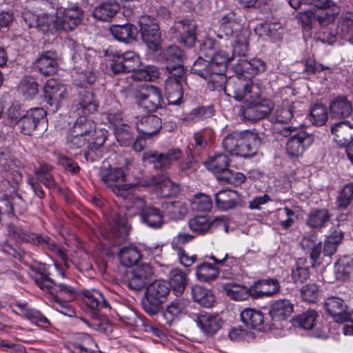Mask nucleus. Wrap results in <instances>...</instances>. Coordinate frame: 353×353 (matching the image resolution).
Listing matches in <instances>:
<instances>
[{
	"mask_svg": "<svg viewBox=\"0 0 353 353\" xmlns=\"http://www.w3.org/2000/svg\"><path fill=\"white\" fill-rule=\"evenodd\" d=\"M108 119L114 126V135L119 144L122 146L131 145L134 138L133 132L128 125L121 123L120 115L110 113Z\"/></svg>",
	"mask_w": 353,
	"mask_h": 353,
	"instance_id": "4be33fe9",
	"label": "nucleus"
},
{
	"mask_svg": "<svg viewBox=\"0 0 353 353\" xmlns=\"http://www.w3.org/2000/svg\"><path fill=\"white\" fill-rule=\"evenodd\" d=\"M212 206V200L205 194H197L191 200V208L195 211H209Z\"/></svg>",
	"mask_w": 353,
	"mask_h": 353,
	"instance_id": "e2e57ef3",
	"label": "nucleus"
},
{
	"mask_svg": "<svg viewBox=\"0 0 353 353\" xmlns=\"http://www.w3.org/2000/svg\"><path fill=\"white\" fill-rule=\"evenodd\" d=\"M328 118L326 107L322 103H316L310 109V122L316 126L323 125Z\"/></svg>",
	"mask_w": 353,
	"mask_h": 353,
	"instance_id": "5fc2aeb1",
	"label": "nucleus"
},
{
	"mask_svg": "<svg viewBox=\"0 0 353 353\" xmlns=\"http://www.w3.org/2000/svg\"><path fill=\"white\" fill-rule=\"evenodd\" d=\"M194 321L206 336L214 335L221 328L223 325V321L218 314L206 312L196 315Z\"/></svg>",
	"mask_w": 353,
	"mask_h": 353,
	"instance_id": "5701e85b",
	"label": "nucleus"
},
{
	"mask_svg": "<svg viewBox=\"0 0 353 353\" xmlns=\"http://www.w3.org/2000/svg\"><path fill=\"white\" fill-rule=\"evenodd\" d=\"M330 111L334 118H346L352 113V103L346 97H339L330 103Z\"/></svg>",
	"mask_w": 353,
	"mask_h": 353,
	"instance_id": "72a5a7b5",
	"label": "nucleus"
},
{
	"mask_svg": "<svg viewBox=\"0 0 353 353\" xmlns=\"http://www.w3.org/2000/svg\"><path fill=\"white\" fill-rule=\"evenodd\" d=\"M274 108L270 99H250L241 108V115L245 120L254 121L267 117Z\"/></svg>",
	"mask_w": 353,
	"mask_h": 353,
	"instance_id": "1a4fd4ad",
	"label": "nucleus"
},
{
	"mask_svg": "<svg viewBox=\"0 0 353 353\" xmlns=\"http://www.w3.org/2000/svg\"><path fill=\"white\" fill-rule=\"evenodd\" d=\"M190 230L197 234H206L212 227L225 226V218L215 217L211 220L207 215H198L190 219L188 221Z\"/></svg>",
	"mask_w": 353,
	"mask_h": 353,
	"instance_id": "aec40b11",
	"label": "nucleus"
},
{
	"mask_svg": "<svg viewBox=\"0 0 353 353\" xmlns=\"http://www.w3.org/2000/svg\"><path fill=\"white\" fill-rule=\"evenodd\" d=\"M353 199V183L345 185L337 199V206L346 208Z\"/></svg>",
	"mask_w": 353,
	"mask_h": 353,
	"instance_id": "774afa93",
	"label": "nucleus"
},
{
	"mask_svg": "<svg viewBox=\"0 0 353 353\" xmlns=\"http://www.w3.org/2000/svg\"><path fill=\"white\" fill-rule=\"evenodd\" d=\"M196 274L200 281L208 282L214 280L219 272L214 265L205 262L196 266Z\"/></svg>",
	"mask_w": 353,
	"mask_h": 353,
	"instance_id": "864d4df0",
	"label": "nucleus"
},
{
	"mask_svg": "<svg viewBox=\"0 0 353 353\" xmlns=\"http://www.w3.org/2000/svg\"><path fill=\"white\" fill-rule=\"evenodd\" d=\"M170 291V285L165 280H155L145 289L141 301L143 310L150 316H154L163 310Z\"/></svg>",
	"mask_w": 353,
	"mask_h": 353,
	"instance_id": "f257e3e1",
	"label": "nucleus"
},
{
	"mask_svg": "<svg viewBox=\"0 0 353 353\" xmlns=\"http://www.w3.org/2000/svg\"><path fill=\"white\" fill-rule=\"evenodd\" d=\"M213 70H214V69L212 66L210 59H204L200 55L194 62L191 68L192 73L196 74L205 79H208V77H209Z\"/></svg>",
	"mask_w": 353,
	"mask_h": 353,
	"instance_id": "3c124183",
	"label": "nucleus"
},
{
	"mask_svg": "<svg viewBox=\"0 0 353 353\" xmlns=\"http://www.w3.org/2000/svg\"><path fill=\"white\" fill-rule=\"evenodd\" d=\"M43 92L44 101L53 112L59 109L68 97L67 87L54 79L47 81L43 86Z\"/></svg>",
	"mask_w": 353,
	"mask_h": 353,
	"instance_id": "9b49d317",
	"label": "nucleus"
},
{
	"mask_svg": "<svg viewBox=\"0 0 353 353\" xmlns=\"http://www.w3.org/2000/svg\"><path fill=\"white\" fill-rule=\"evenodd\" d=\"M119 258L123 265L131 267L137 263L141 258V254L134 245L124 246L119 252Z\"/></svg>",
	"mask_w": 353,
	"mask_h": 353,
	"instance_id": "a19ab883",
	"label": "nucleus"
},
{
	"mask_svg": "<svg viewBox=\"0 0 353 353\" xmlns=\"http://www.w3.org/2000/svg\"><path fill=\"white\" fill-rule=\"evenodd\" d=\"M83 295L85 303L92 310L100 312L110 309L109 303L101 292L97 290H87Z\"/></svg>",
	"mask_w": 353,
	"mask_h": 353,
	"instance_id": "2f4dec72",
	"label": "nucleus"
},
{
	"mask_svg": "<svg viewBox=\"0 0 353 353\" xmlns=\"http://www.w3.org/2000/svg\"><path fill=\"white\" fill-rule=\"evenodd\" d=\"M139 24L143 41L152 50H158L161 39L157 19L150 15L144 14L139 18Z\"/></svg>",
	"mask_w": 353,
	"mask_h": 353,
	"instance_id": "6e6552de",
	"label": "nucleus"
},
{
	"mask_svg": "<svg viewBox=\"0 0 353 353\" xmlns=\"http://www.w3.org/2000/svg\"><path fill=\"white\" fill-rule=\"evenodd\" d=\"M241 318L243 323L252 329L261 325L264 322L263 313L252 308H247L242 311Z\"/></svg>",
	"mask_w": 353,
	"mask_h": 353,
	"instance_id": "49530a36",
	"label": "nucleus"
},
{
	"mask_svg": "<svg viewBox=\"0 0 353 353\" xmlns=\"http://www.w3.org/2000/svg\"><path fill=\"white\" fill-rule=\"evenodd\" d=\"M162 208L163 212L172 219H183L188 212L185 205L181 201L163 202Z\"/></svg>",
	"mask_w": 353,
	"mask_h": 353,
	"instance_id": "a18cd8bd",
	"label": "nucleus"
},
{
	"mask_svg": "<svg viewBox=\"0 0 353 353\" xmlns=\"http://www.w3.org/2000/svg\"><path fill=\"white\" fill-rule=\"evenodd\" d=\"M310 320H312V323H310V336H313L316 338H325L326 334L322 330V326L321 324V319L322 317L321 315L316 312L315 310H310Z\"/></svg>",
	"mask_w": 353,
	"mask_h": 353,
	"instance_id": "69168bd1",
	"label": "nucleus"
},
{
	"mask_svg": "<svg viewBox=\"0 0 353 353\" xmlns=\"http://www.w3.org/2000/svg\"><path fill=\"white\" fill-rule=\"evenodd\" d=\"M232 59H243L248 50V41L247 36L244 33H237L232 38Z\"/></svg>",
	"mask_w": 353,
	"mask_h": 353,
	"instance_id": "37998d69",
	"label": "nucleus"
},
{
	"mask_svg": "<svg viewBox=\"0 0 353 353\" xmlns=\"http://www.w3.org/2000/svg\"><path fill=\"white\" fill-rule=\"evenodd\" d=\"M292 278L296 283H303L307 280L309 278V270L306 259L300 258L296 261V268L292 272Z\"/></svg>",
	"mask_w": 353,
	"mask_h": 353,
	"instance_id": "680f3d73",
	"label": "nucleus"
},
{
	"mask_svg": "<svg viewBox=\"0 0 353 353\" xmlns=\"http://www.w3.org/2000/svg\"><path fill=\"white\" fill-rule=\"evenodd\" d=\"M34 281L41 289L50 290L52 294L54 292L59 293L69 301L73 299L75 296L76 290L74 288L64 283H56L43 272H36Z\"/></svg>",
	"mask_w": 353,
	"mask_h": 353,
	"instance_id": "dca6fc26",
	"label": "nucleus"
},
{
	"mask_svg": "<svg viewBox=\"0 0 353 353\" xmlns=\"http://www.w3.org/2000/svg\"><path fill=\"white\" fill-rule=\"evenodd\" d=\"M205 80L207 81L208 89L210 91H223L225 94H227L225 88L228 80L225 76V72H219L213 70Z\"/></svg>",
	"mask_w": 353,
	"mask_h": 353,
	"instance_id": "de8ad7c7",
	"label": "nucleus"
},
{
	"mask_svg": "<svg viewBox=\"0 0 353 353\" xmlns=\"http://www.w3.org/2000/svg\"><path fill=\"white\" fill-rule=\"evenodd\" d=\"M339 12L340 8L336 3L331 4V6L321 9L315 13L310 10V21L312 18L319 23V26L326 27L335 21Z\"/></svg>",
	"mask_w": 353,
	"mask_h": 353,
	"instance_id": "7c9ffc66",
	"label": "nucleus"
},
{
	"mask_svg": "<svg viewBox=\"0 0 353 353\" xmlns=\"http://www.w3.org/2000/svg\"><path fill=\"white\" fill-rule=\"evenodd\" d=\"M226 90L228 97L234 98L236 101L248 102L254 97V86L250 77L243 74H237L228 79Z\"/></svg>",
	"mask_w": 353,
	"mask_h": 353,
	"instance_id": "39448f33",
	"label": "nucleus"
},
{
	"mask_svg": "<svg viewBox=\"0 0 353 353\" xmlns=\"http://www.w3.org/2000/svg\"><path fill=\"white\" fill-rule=\"evenodd\" d=\"M110 30L116 39L126 43L134 41L138 33L136 26L128 23L123 25H112Z\"/></svg>",
	"mask_w": 353,
	"mask_h": 353,
	"instance_id": "f704fd0d",
	"label": "nucleus"
},
{
	"mask_svg": "<svg viewBox=\"0 0 353 353\" xmlns=\"http://www.w3.org/2000/svg\"><path fill=\"white\" fill-rule=\"evenodd\" d=\"M134 124L138 132L145 137L156 135L162 127L160 117L154 114H148L141 117H136Z\"/></svg>",
	"mask_w": 353,
	"mask_h": 353,
	"instance_id": "412c9836",
	"label": "nucleus"
},
{
	"mask_svg": "<svg viewBox=\"0 0 353 353\" xmlns=\"http://www.w3.org/2000/svg\"><path fill=\"white\" fill-rule=\"evenodd\" d=\"M216 207L221 210L234 208L239 202V194L236 191L229 189L220 190L214 194Z\"/></svg>",
	"mask_w": 353,
	"mask_h": 353,
	"instance_id": "c85d7f7f",
	"label": "nucleus"
},
{
	"mask_svg": "<svg viewBox=\"0 0 353 353\" xmlns=\"http://www.w3.org/2000/svg\"><path fill=\"white\" fill-rule=\"evenodd\" d=\"M196 25L192 19H183L177 22L175 29L179 34V40L187 47H192L196 41Z\"/></svg>",
	"mask_w": 353,
	"mask_h": 353,
	"instance_id": "b1692460",
	"label": "nucleus"
},
{
	"mask_svg": "<svg viewBox=\"0 0 353 353\" xmlns=\"http://www.w3.org/2000/svg\"><path fill=\"white\" fill-rule=\"evenodd\" d=\"M308 139L306 132H299L292 136L286 143V152L291 157H299L302 155L305 150L304 141Z\"/></svg>",
	"mask_w": 353,
	"mask_h": 353,
	"instance_id": "4c0bfd02",
	"label": "nucleus"
},
{
	"mask_svg": "<svg viewBox=\"0 0 353 353\" xmlns=\"http://www.w3.org/2000/svg\"><path fill=\"white\" fill-rule=\"evenodd\" d=\"M78 115L86 116L94 112L99 106L98 100L92 90L80 88L74 101Z\"/></svg>",
	"mask_w": 353,
	"mask_h": 353,
	"instance_id": "f3484780",
	"label": "nucleus"
},
{
	"mask_svg": "<svg viewBox=\"0 0 353 353\" xmlns=\"http://www.w3.org/2000/svg\"><path fill=\"white\" fill-rule=\"evenodd\" d=\"M182 155L179 148H172L166 152L148 151L143 153V159L148 161L156 170H166L170 168L172 163Z\"/></svg>",
	"mask_w": 353,
	"mask_h": 353,
	"instance_id": "f8f14e48",
	"label": "nucleus"
},
{
	"mask_svg": "<svg viewBox=\"0 0 353 353\" xmlns=\"http://www.w3.org/2000/svg\"><path fill=\"white\" fill-rule=\"evenodd\" d=\"M141 65L139 56L134 51L117 52L111 55L109 63L112 74H121L136 71Z\"/></svg>",
	"mask_w": 353,
	"mask_h": 353,
	"instance_id": "423d86ee",
	"label": "nucleus"
},
{
	"mask_svg": "<svg viewBox=\"0 0 353 353\" xmlns=\"http://www.w3.org/2000/svg\"><path fill=\"white\" fill-rule=\"evenodd\" d=\"M170 281L168 283L170 287H172L176 294H181L186 285V277L185 274L178 270H172L170 273Z\"/></svg>",
	"mask_w": 353,
	"mask_h": 353,
	"instance_id": "052dcab7",
	"label": "nucleus"
},
{
	"mask_svg": "<svg viewBox=\"0 0 353 353\" xmlns=\"http://www.w3.org/2000/svg\"><path fill=\"white\" fill-rule=\"evenodd\" d=\"M99 130L95 128L94 123L91 120L87 119L85 116H82L74 124L71 132L79 135L92 138L95 132Z\"/></svg>",
	"mask_w": 353,
	"mask_h": 353,
	"instance_id": "c03bdc74",
	"label": "nucleus"
},
{
	"mask_svg": "<svg viewBox=\"0 0 353 353\" xmlns=\"http://www.w3.org/2000/svg\"><path fill=\"white\" fill-rule=\"evenodd\" d=\"M353 124L349 121H340L332 127V133L334 136L335 141L341 146L345 145L353 141L352 138Z\"/></svg>",
	"mask_w": 353,
	"mask_h": 353,
	"instance_id": "c756f323",
	"label": "nucleus"
},
{
	"mask_svg": "<svg viewBox=\"0 0 353 353\" xmlns=\"http://www.w3.org/2000/svg\"><path fill=\"white\" fill-rule=\"evenodd\" d=\"M138 106L147 112H155L163 106V99L161 90L152 85H147L145 92L135 95Z\"/></svg>",
	"mask_w": 353,
	"mask_h": 353,
	"instance_id": "9d476101",
	"label": "nucleus"
},
{
	"mask_svg": "<svg viewBox=\"0 0 353 353\" xmlns=\"http://www.w3.org/2000/svg\"><path fill=\"white\" fill-rule=\"evenodd\" d=\"M192 294L194 301L204 307H212L215 302V297L212 292L201 285L193 286Z\"/></svg>",
	"mask_w": 353,
	"mask_h": 353,
	"instance_id": "58836bf2",
	"label": "nucleus"
},
{
	"mask_svg": "<svg viewBox=\"0 0 353 353\" xmlns=\"http://www.w3.org/2000/svg\"><path fill=\"white\" fill-rule=\"evenodd\" d=\"M166 99L170 105H179L182 102L183 88L177 80L167 78L164 83Z\"/></svg>",
	"mask_w": 353,
	"mask_h": 353,
	"instance_id": "473e14b6",
	"label": "nucleus"
},
{
	"mask_svg": "<svg viewBox=\"0 0 353 353\" xmlns=\"http://www.w3.org/2000/svg\"><path fill=\"white\" fill-rule=\"evenodd\" d=\"M108 230L109 233L107 238L114 240L115 243L125 239L128 233L126 218L120 214H113L112 223Z\"/></svg>",
	"mask_w": 353,
	"mask_h": 353,
	"instance_id": "a878e982",
	"label": "nucleus"
},
{
	"mask_svg": "<svg viewBox=\"0 0 353 353\" xmlns=\"http://www.w3.org/2000/svg\"><path fill=\"white\" fill-rule=\"evenodd\" d=\"M32 17L35 19V24H32V23H28L26 18H25L30 28L35 26L39 31L45 34L60 32L56 13L54 14H43L36 17L32 16Z\"/></svg>",
	"mask_w": 353,
	"mask_h": 353,
	"instance_id": "393cba45",
	"label": "nucleus"
},
{
	"mask_svg": "<svg viewBox=\"0 0 353 353\" xmlns=\"http://www.w3.org/2000/svg\"><path fill=\"white\" fill-rule=\"evenodd\" d=\"M108 132L99 130L95 132L92 141L83 149V155L86 162L93 163L101 159L103 157L101 147L107 139Z\"/></svg>",
	"mask_w": 353,
	"mask_h": 353,
	"instance_id": "a211bd4d",
	"label": "nucleus"
},
{
	"mask_svg": "<svg viewBox=\"0 0 353 353\" xmlns=\"http://www.w3.org/2000/svg\"><path fill=\"white\" fill-rule=\"evenodd\" d=\"M138 81H153L159 78V68L155 65H147L144 68L138 70L134 74Z\"/></svg>",
	"mask_w": 353,
	"mask_h": 353,
	"instance_id": "0e129e2a",
	"label": "nucleus"
},
{
	"mask_svg": "<svg viewBox=\"0 0 353 353\" xmlns=\"http://www.w3.org/2000/svg\"><path fill=\"white\" fill-rule=\"evenodd\" d=\"M210 60L212 66L214 69V71L219 72H225L229 62L234 61L232 57H230L225 51L222 50L216 52L212 57L210 58Z\"/></svg>",
	"mask_w": 353,
	"mask_h": 353,
	"instance_id": "603ef678",
	"label": "nucleus"
},
{
	"mask_svg": "<svg viewBox=\"0 0 353 353\" xmlns=\"http://www.w3.org/2000/svg\"><path fill=\"white\" fill-rule=\"evenodd\" d=\"M228 165L229 159L227 155L222 153L211 157L206 163L208 169L215 173L225 170Z\"/></svg>",
	"mask_w": 353,
	"mask_h": 353,
	"instance_id": "bf43d9fd",
	"label": "nucleus"
},
{
	"mask_svg": "<svg viewBox=\"0 0 353 353\" xmlns=\"http://www.w3.org/2000/svg\"><path fill=\"white\" fill-rule=\"evenodd\" d=\"M120 10V5L114 0L107 1L97 6L93 11L92 16L97 20L108 22L116 15Z\"/></svg>",
	"mask_w": 353,
	"mask_h": 353,
	"instance_id": "cd10ccee",
	"label": "nucleus"
},
{
	"mask_svg": "<svg viewBox=\"0 0 353 353\" xmlns=\"http://www.w3.org/2000/svg\"><path fill=\"white\" fill-rule=\"evenodd\" d=\"M241 132L230 133L223 139L222 145L225 151L232 155L236 156L239 144L241 143Z\"/></svg>",
	"mask_w": 353,
	"mask_h": 353,
	"instance_id": "13d9d810",
	"label": "nucleus"
},
{
	"mask_svg": "<svg viewBox=\"0 0 353 353\" xmlns=\"http://www.w3.org/2000/svg\"><path fill=\"white\" fill-rule=\"evenodd\" d=\"M82 341H76L71 344L72 353H92L91 345L93 341L88 334H83L81 336Z\"/></svg>",
	"mask_w": 353,
	"mask_h": 353,
	"instance_id": "338daca9",
	"label": "nucleus"
},
{
	"mask_svg": "<svg viewBox=\"0 0 353 353\" xmlns=\"http://www.w3.org/2000/svg\"><path fill=\"white\" fill-rule=\"evenodd\" d=\"M100 177L116 195L125 199V203L130 200V196H134L130 194L131 185L120 183L125 177L121 168H103L100 172Z\"/></svg>",
	"mask_w": 353,
	"mask_h": 353,
	"instance_id": "20e7f679",
	"label": "nucleus"
},
{
	"mask_svg": "<svg viewBox=\"0 0 353 353\" xmlns=\"http://www.w3.org/2000/svg\"><path fill=\"white\" fill-rule=\"evenodd\" d=\"M293 103L288 100L283 101L281 104L278 105L273 116L275 122L283 123L290 121L293 117Z\"/></svg>",
	"mask_w": 353,
	"mask_h": 353,
	"instance_id": "8fccbe9b",
	"label": "nucleus"
},
{
	"mask_svg": "<svg viewBox=\"0 0 353 353\" xmlns=\"http://www.w3.org/2000/svg\"><path fill=\"white\" fill-rule=\"evenodd\" d=\"M293 309V305L288 299H282L272 304L270 314L274 320H284L292 314Z\"/></svg>",
	"mask_w": 353,
	"mask_h": 353,
	"instance_id": "e433bc0d",
	"label": "nucleus"
},
{
	"mask_svg": "<svg viewBox=\"0 0 353 353\" xmlns=\"http://www.w3.org/2000/svg\"><path fill=\"white\" fill-rule=\"evenodd\" d=\"M46 111L43 108H35L27 111L18 121L21 132L27 135H31L39 128L41 130L45 128Z\"/></svg>",
	"mask_w": 353,
	"mask_h": 353,
	"instance_id": "ddd939ff",
	"label": "nucleus"
},
{
	"mask_svg": "<svg viewBox=\"0 0 353 353\" xmlns=\"http://www.w3.org/2000/svg\"><path fill=\"white\" fill-rule=\"evenodd\" d=\"M234 65L236 72L241 73V74H247L250 78L265 71L266 68L265 62L259 59H238Z\"/></svg>",
	"mask_w": 353,
	"mask_h": 353,
	"instance_id": "bb28decb",
	"label": "nucleus"
},
{
	"mask_svg": "<svg viewBox=\"0 0 353 353\" xmlns=\"http://www.w3.org/2000/svg\"><path fill=\"white\" fill-rule=\"evenodd\" d=\"M8 232L14 238L24 242L30 243L43 248H48L56 253L61 260L65 261L68 259L65 252L61 250L57 244L48 236L32 233L17 228L12 224L8 225Z\"/></svg>",
	"mask_w": 353,
	"mask_h": 353,
	"instance_id": "f03ea898",
	"label": "nucleus"
},
{
	"mask_svg": "<svg viewBox=\"0 0 353 353\" xmlns=\"http://www.w3.org/2000/svg\"><path fill=\"white\" fill-rule=\"evenodd\" d=\"M227 295L235 301H243L249 296L248 289L233 283H225L223 287Z\"/></svg>",
	"mask_w": 353,
	"mask_h": 353,
	"instance_id": "6e6d98bb",
	"label": "nucleus"
},
{
	"mask_svg": "<svg viewBox=\"0 0 353 353\" xmlns=\"http://www.w3.org/2000/svg\"><path fill=\"white\" fill-rule=\"evenodd\" d=\"M17 167V163L15 165H12L10 167H7L5 174V180L2 181L0 186H10L14 188V185L19 184L22 181V174L19 169H15Z\"/></svg>",
	"mask_w": 353,
	"mask_h": 353,
	"instance_id": "4d7b16f0",
	"label": "nucleus"
},
{
	"mask_svg": "<svg viewBox=\"0 0 353 353\" xmlns=\"http://www.w3.org/2000/svg\"><path fill=\"white\" fill-rule=\"evenodd\" d=\"M125 206L130 209L134 208L140 210L141 222L148 227L154 229L161 228L163 225V215L159 208L152 206H145V201L143 198L130 196Z\"/></svg>",
	"mask_w": 353,
	"mask_h": 353,
	"instance_id": "7ed1b4c3",
	"label": "nucleus"
},
{
	"mask_svg": "<svg viewBox=\"0 0 353 353\" xmlns=\"http://www.w3.org/2000/svg\"><path fill=\"white\" fill-rule=\"evenodd\" d=\"M241 143L239 144L236 156L244 158L254 156L265 140L263 133H259L254 131H241Z\"/></svg>",
	"mask_w": 353,
	"mask_h": 353,
	"instance_id": "2eb2a0df",
	"label": "nucleus"
},
{
	"mask_svg": "<svg viewBox=\"0 0 353 353\" xmlns=\"http://www.w3.org/2000/svg\"><path fill=\"white\" fill-rule=\"evenodd\" d=\"M57 54L55 51L43 52L32 63V68L44 76H51L57 70Z\"/></svg>",
	"mask_w": 353,
	"mask_h": 353,
	"instance_id": "6ab92c4d",
	"label": "nucleus"
},
{
	"mask_svg": "<svg viewBox=\"0 0 353 353\" xmlns=\"http://www.w3.org/2000/svg\"><path fill=\"white\" fill-rule=\"evenodd\" d=\"M183 51L176 45H170L161 53V59L165 63V68L183 64L185 59Z\"/></svg>",
	"mask_w": 353,
	"mask_h": 353,
	"instance_id": "c9c22d12",
	"label": "nucleus"
},
{
	"mask_svg": "<svg viewBox=\"0 0 353 353\" xmlns=\"http://www.w3.org/2000/svg\"><path fill=\"white\" fill-rule=\"evenodd\" d=\"M325 307L328 314L338 323L349 322L344 326L345 335H353V316L347 311V305L341 298L332 296L327 299Z\"/></svg>",
	"mask_w": 353,
	"mask_h": 353,
	"instance_id": "0eeeda50",
	"label": "nucleus"
},
{
	"mask_svg": "<svg viewBox=\"0 0 353 353\" xmlns=\"http://www.w3.org/2000/svg\"><path fill=\"white\" fill-rule=\"evenodd\" d=\"M56 14L60 32L73 30L80 24L83 15V10L77 6L58 10Z\"/></svg>",
	"mask_w": 353,
	"mask_h": 353,
	"instance_id": "4468645a",
	"label": "nucleus"
},
{
	"mask_svg": "<svg viewBox=\"0 0 353 353\" xmlns=\"http://www.w3.org/2000/svg\"><path fill=\"white\" fill-rule=\"evenodd\" d=\"M156 188L163 197L172 196L179 192V185L173 183L165 174H159Z\"/></svg>",
	"mask_w": 353,
	"mask_h": 353,
	"instance_id": "79ce46f5",
	"label": "nucleus"
},
{
	"mask_svg": "<svg viewBox=\"0 0 353 353\" xmlns=\"http://www.w3.org/2000/svg\"><path fill=\"white\" fill-rule=\"evenodd\" d=\"M18 89L26 99H32L38 94V83L32 77H25L21 80Z\"/></svg>",
	"mask_w": 353,
	"mask_h": 353,
	"instance_id": "09e8293b",
	"label": "nucleus"
},
{
	"mask_svg": "<svg viewBox=\"0 0 353 353\" xmlns=\"http://www.w3.org/2000/svg\"><path fill=\"white\" fill-rule=\"evenodd\" d=\"M185 301L182 299H176L170 303L163 312V317L170 325L176 319L185 312Z\"/></svg>",
	"mask_w": 353,
	"mask_h": 353,
	"instance_id": "ea45409f",
	"label": "nucleus"
}]
</instances>
